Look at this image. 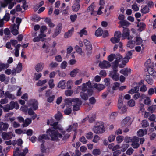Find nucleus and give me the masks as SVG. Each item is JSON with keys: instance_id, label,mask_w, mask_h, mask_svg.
<instances>
[{"instance_id": "obj_1", "label": "nucleus", "mask_w": 156, "mask_h": 156, "mask_svg": "<svg viewBox=\"0 0 156 156\" xmlns=\"http://www.w3.org/2000/svg\"><path fill=\"white\" fill-rule=\"evenodd\" d=\"M52 120H51L50 121L48 120L47 123L48 125H50L53 127L54 129H49L47 131V133L49 134L51 140H57L59 138H61L62 137L61 134L58 133V130L62 133L64 134L66 131H63V128L60 125H58V122H52ZM77 127V124L76 123H74L69 125L66 129V132H69L72 131H75Z\"/></svg>"}, {"instance_id": "obj_2", "label": "nucleus", "mask_w": 156, "mask_h": 156, "mask_svg": "<svg viewBox=\"0 0 156 156\" xmlns=\"http://www.w3.org/2000/svg\"><path fill=\"white\" fill-rule=\"evenodd\" d=\"M122 56L120 54H117L116 55L111 54L108 55L107 59L109 62H111L115 59V60L112 63V67H118L119 64L122 61Z\"/></svg>"}, {"instance_id": "obj_3", "label": "nucleus", "mask_w": 156, "mask_h": 156, "mask_svg": "<svg viewBox=\"0 0 156 156\" xmlns=\"http://www.w3.org/2000/svg\"><path fill=\"white\" fill-rule=\"evenodd\" d=\"M94 132L96 133L101 134L105 131L104 123L98 122L93 129Z\"/></svg>"}, {"instance_id": "obj_4", "label": "nucleus", "mask_w": 156, "mask_h": 156, "mask_svg": "<svg viewBox=\"0 0 156 156\" xmlns=\"http://www.w3.org/2000/svg\"><path fill=\"white\" fill-rule=\"evenodd\" d=\"M14 150L13 151V156H25L28 151V149L27 147L23 149L16 148L14 149Z\"/></svg>"}, {"instance_id": "obj_5", "label": "nucleus", "mask_w": 156, "mask_h": 156, "mask_svg": "<svg viewBox=\"0 0 156 156\" xmlns=\"http://www.w3.org/2000/svg\"><path fill=\"white\" fill-rule=\"evenodd\" d=\"M22 0H4L3 2H1V5L2 7L5 8L8 4H9L8 8L9 9H12L16 4V1L20 2Z\"/></svg>"}, {"instance_id": "obj_6", "label": "nucleus", "mask_w": 156, "mask_h": 156, "mask_svg": "<svg viewBox=\"0 0 156 156\" xmlns=\"http://www.w3.org/2000/svg\"><path fill=\"white\" fill-rule=\"evenodd\" d=\"M16 21L17 24H14L11 27L12 33L15 35H17L18 34V29L21 22V20L19 18H17Z\"/></svg>"}, {"instance_id": "obj_7", "label": "nucleus", "mask_w": 156, "mask_h": 156, "mask_svg": "<svg viewBox=\"0 0 156 156\" xmlns=\"http://www.w3.org/2000/svg\"><path fill=\"white\" fill-rule=\"evenodd\" d=\"M84 42L86 47L84 52L87 55H90L91 53L92 50V46L91 44L89 41L87 40H84Z\"/></svg>"}, {"instance_id": "obj_8", "label": "nucleus", "mask_w": 156, "mask_h": 156, "mask_svg": "<svg viewBox=\"0 0 156 156\" xmlns=\"http://www.w3.org/2000/svg\"><path fill=\"white\" fill-rule=\"evenodd\" d=\"M118 67H112L113 71H111L109 74V76L115 81H117L119 79V74L117 73Z\"/></svg>"}, {"instance_id": "obj_9", "label": "nucleus", "mask_w": 156, "mask_h": 156, "mask_svg": "<svg viewBox=\"0 0 156 156\" xmlns=\"http://www.w3.org/2000/svg\"><path fill=\"white\" fill-rule=\"evenodd\" d=\"M123 29L122 34V37L123 39L127 38L128 40L132 39L133 37L130 36V30L127 27H123Z\"/></svg>"}, {"instance_id": "obj_10", "label": "nucleus", "mask_w": 156, "mask_h": 156, "mask_svg": "<svg viewBox=\"0 0 156 156\" xmlns=\"http://www.w3.org/2000/svg\"><path fill=\"white\" fill-rule=\"evenodd\" d=\"M93 92V90L88 89L87 92H81L80 93V96L82 99L86 100L89 97L92 95Z\"/></svg>"}, {"instance_id": "obj_11", "label": "nucleus", "mask_w": 156, "mask_h": 156, "mask_svg": "<svg viewBox=\"0 0 156 156\" xmlns=\"http://www.w3.org/2000/svg\"><path fill=\"white\" fill-rule=\"evenodd\" d=\"M28 106L30 107L34 110H36L38 108V102L35 99H32L29 100L27 103Z\"/></svg>"}, {"instance_id": "obj_12", "label": "nucleus", "mask_w": 156, "mask_h": 156, "mask_svg": "<svg viewBox=\"0 0 156 156\" xmlns=\"http://www.w3.org/2000/svg\"><path fill=\"white\" fill-rule=\"evenodd\" d=\"M99 66L101 69H107L110 68L111 65L109 62L107 60H104L100 62Z\"/></svg>"}, {"instance_id": "obj_13", "label": "nucleus", "mask_w": 156, "mask_h": 156, "mask_svg": "<svg viewBox=\"0 0 156 156\" xmlns=\"http://www.w3.org/2000/svg\"><path fill=\"white\" fill-rule=\"evenodd\" d=\"M78 87H81V92H87L88 89L92 90L91 88V83L90 81L83 83L82 86H79Z\"/></svg>"}, {"instance_id": "obj_14", "label": "nucleus", "mask_w": 156, "mask_h": 156, "mask_svg": "<svg viewBox=\"0 0 156 156\" xmlns=\"http://www.w3.org/2000/svg\"><path fill=\"white\" fill-rule=\"evenodd\" d=\"M74 104H73V110L77 111L80 109V106L81 104V101L78 98H75L74 101Z\"/></svg>"}, {"instance_id": "obj_15", "label": "nucleus", "mask_w": 156, "mask_h": 156, "mask_svg": "<svg viewBox=\"0 0 156 156\" xmlns=\"http://www.w3.org/2000/svg\"><path fill=\"white\" fill-rule=\"evenodd\" d=\"M46 37L44 34H40L38 36L35 37L33 39V41L34 42H39L41 41H43L44 38Z\"/></svg>"}, {"instance_id": "obj_16", "label": "nucleus", "mask_w": 156, "mask_h": 156, "mask_svg": "<svg viewBox=\"0 0 156 156\" xmlns=\"http://www.w3.org/2000/svg\"><path fill=\"white\" fill-rule=\"evenodd\" d=\"M139 138L137 137L134 136L133 137L132 139V145L134 148H137L139 146Z\"/></svg>"}, {"instance_id": "obj_17", "label": "nucleus", "mask_w": 156, "mask_h": 156, "mask_svg": "<svg viewBox=\"0 0 156 156\" xmlns=\"http://www.w3.org/2000/svg\"><path fill=\"white\" fill-rule=\"evenodd\" d=\"M131 124V118L129 117H126L124 118L122 122V125L129 126Z\"/></svg>"}, {"instance_id": "obj_18", "label": "nucleus", "mask_w": 156, "mask_h": 156, "mask_svg": "<svg viewBox=\"0 0 156 156\" xmlns=\"http://www.w3.org/2000/svg\"><path fill=\"white\" fill-rule=\"evenodd\" d=\"M12 136L11 132L8 133L4 132L2 133V137L4 140H8L11 139Z\"/></svg>"}, {"instance_id": "obj_19", "label": "nucleus", "mask_w": 156, "mask_h": 156, "mask_svg": "<svg viewBox=\"0 0 156 156\" xmlns=\"http://www.w3.org/2000/svg\"><path fill=\"white\" fill-rule=\"evenodd\" d=\"M94 7L95 6L93 3L91 4L87 9V12L89 13L91 15H95L96 14V12L94 10Z\"/></svg>"}, {"instance_id": "obj_20", "label": "nucleus", "mask_w": 156, "mask_h": 156, "mask_svg": "<svg viewBox=\"0 0 156 156\" xmlns=\"http://www.w3.org/2000/svg\"><path fill=\"white\" fill-rule=\"evenodd\" d=\"M44 67V65L43 63H40L37 64L35 66V69L37 72L41 71Z\"/></svg>"}, {"instance_id": "obj_21", "label": "nucleus", "mask_w": 156, "mask_h": 156, "mask_svg": "<svg viewBox=\"0 0 156 156\" xmlns=\"http://www.w3.org/2000/svg\"><path fill=\"white\" fill-rule=\"evenodd\" d=\"M41 150L42 153L45 154H48L50 152L49 149L46 147L43 144L41 145Z\"/></svg>"}, {"instance_id": "obj_22", "label": "nucleus", "mask_w": 156, "mask_h": 156, "mask_svg": "<svg viewBox=\"0 0 156 156\" xmlns=\"http://www.w3.org/2000/svg\"><path fill=\"white\" fill-rule=\"evenodd\" d=\"M129 58L126 56L123 58H122V64H119V63L118 66H119L120 68H121L124 67V66L126 65V63L129 62Z\"/></svg>"}, {"instance_id": "obj_23", "label": "nucleus", "mask_w": 156, "mask_h": 156, "mask_svg": "<svg viewBox=\"0 0 156 156\" xmlns=\"http://www.w3.org/2000/svg\"><path fill=\"white\" fill-rule=\"evenodd\" d=\"M131 70L130 69L125 68L121 70L120 71V73L125 76H127L131 72Z\"/></svg>"}, {"instance_id": "obj_24", "label": "nucleus", "mask_w": 156, "mask_h": 156, "mask_svg": "<svg viewBox=\"0 0 156 156\" xmlns=\"http://www.w3.org/2000/svg\"><path fill=\"white\" fill-rule=\"evenodd\" d=\"M9 104L12 110L13 109L17 110L19 108V105L17 102L12 101Z\"/></svg>"}, {"instance_id": "obj_25", "label": "nucleus", "mask_w": 156, "mask_h": 156, "mask_svg": "<svg viewBox=\"0 0 156 156\" xmlns=\"http://www.w3.org/2000/svg\"><path fill=\"white\" fill-rule=\"evenodd\" d=\"M146 25L143 22L138 23L137 25V27H138V30L141 32L144 30L145 28Z\"/></svg>"}, {"instance_id": "obj_26", "label": "nucleus", "mask_w": 156, "mask_h": 156, "mask_svg": "<svg viewBox=\"0 0 156 156\" xmlns=\"http://www.w3.org/2000/svg\"><path fill=\"white\" fill-rule=\"evenodd\" d=\"M147 133V131L146 129L143 130L140 129L137 132V135L140 137L146 135Z\"/></svg>"}, {"instance_id": "obj_27", "label": "nucleus", "mask_w": 156, "mask_h": 156, "mask_svg": "<svg viewBox=\"0 0 156 156\" xmlns=\"http://www.w3.org/2000/svg\"><path fill=\"white\" fill-rule=\"evenodd\" d=\"M65 84V81L62 80L58 82L57 87L62 89H65L66 87Z\"/></svg>"}, {"instance_id": "obj_28", "label": "nucleus", "mask_w": 156, "mask_h": 156, "mask_svg": "<svg viewBox=\"0 0 156 156\" xmlns=\"http://www.w3.org/2000/svg\"><path fill=\"white\" fill-rule=\"evenodd\" d=\"M9 127V125L8 123H3L2 122L0 123V130H6Z\"/></svg>"}, {"instance_id": "obj_29", "label": "nucleus", "mask_w": 156, "mask_h": 156, "mask_svg": "<svg viewBox=\"0 0 156 156\" xmlns=\"http://www.w3.org/2000/svg\"><path fill=\"white\" fill-rule=\"evenodd\" d=\"M139 85H136L133 88L131 89L128 92V93L132 94L135 93H137L139 90Z\"/></svg>"}, {"instance_id": "obj_30", "label": "nucleus", "mask_w": 156, "mask_h": 156, "mask_svg": "<svg viewBox=\"0 0 156 156\" xmlns=\"http://www.w3.org/2000/svg\"><path fill=\"white\" fill-rule=\"evenodd\" d=\"M73 31L74 30L73 28L71 30L68 31L67 32L65 33L64 35V38L67 39L70 37L73 33Z\"/></svg>"}, {"instance_id": "obj_31", "label": "nucleus", "mask_w": 156, "mask_h": 156, "mask_svg": "<svg viewBox=\"0 0 156 156\" xmlns=\"http://www.w3.org/2000/svg\"><path fill=\"white\" fill-rule=\"evenodd\" d=\"M79 72L80 70L79 69L75 68L70 72V75L71 77H75Z\"/></svg>"}, {"instance_id": "obj_32", "label": "nucleus", "mask_w": 156, "mask_h": 156, "mask_svg": "<svg viewBox=\"0 0 156 156\" xmlns=\"http://www.w3.org/2000/svg\"><path fill=\"white\" fill-rule=\"evenodd\" d=\"M62 27L60 26H58L57 27L56 30L53 35V37H56L61 32Z\"/></svg>"}, {"instance_id": "obj_33", "label": "nucleus", "mask_w": 156, "mask_h": 156, "mask_svg": "<svg viewBox=\"0 0 156 156\" xmlns=\"http://www.w3.org/2000/svg\"><path fill=\"white\" fill-rule=\"evenodd\" d=\"M4 95L6 98L12 100L16 98V97L14 95L9 91L6 92L4 94Z\"/></svg>"}, {"instance_id": "obj_34", "label": "nucleus", "mask_w": 156, "mask_h": 156, "mask_svg": "<svg viewBox=\"0 0 156 156\" xmlns=\"http://www.w3.org/2000/svg\"><path fill=\"white\" fill-rule=\"evenodd\" d=\"M80 8L79 3L78 2H75L72 6V9L74 11H77Z\"/></svg>"}, {"instance_id": "obj_35", "label": "nucleus", "mask_w": 156, "mask_h": 156, "mask_svg": "<svg viewBox=\"0 0 156 156\" xmlns=\"http://www.w3.org/2000/svg\"><path fill=\"white\" fill-rule=\"evenodd\" d=\"M119 23L121 24V26H122V27L124 26L128 27L131 24L130 23L125 20L120 21Z\"/></svg>"}, {"instance_id": "obj_36", "label": "nucleus", "mask_w": 156, "mask_h": 156, "mask_svg": "<svg viewBox=\"0 0 156 156\" xmlns=\"http://www.w3.org/2000/svg\"><path fill=\"white\" fill-rule=\"evenodd\" d=\"M49 138V137L46 135L43 134L39 136L38 137V140L41 142H43L44 140Z\"/></svg>"}, {"instance_id": "obj_37", "label": "nucleus", "mask_w": 156, "mask_h": 156, "mask_svg": "<svg viewBox=\"0 0 156 156\" xmlns=\"http://www.w3.org/2000/svg\"><path fill=\"white\" fill-rule=\"evenodd\" d=\"M113 93L114 92L113 91H107L103 93L102 96L103 98H105L107 96H112Z\"/></svg>"}, {"instance_id": "obj_38", "label": "nucleus", "mask_w": 156, "mask_h": 156, "mask_svg": "<svg viewBox=\"0 0 156 156\" xmlns=\"http://www.w3.org/2000/svg\"><path fill=\"white\" fill-rule=\"evenodd\" d=\"M78 34L81 37H82L83 35H86L87 34V31L85 28L81 30Z\"/></svg>"}, {"instance_id": "obj_39", "label": "nucleus", "mask_w": 156, "mask_h": 156, "mask_svg": "<svg viewBox=\"0 0 156 156\" xmlns=\"http://www.w3.org/2000/svg\"><path fill=\"white\" fill-rule=\"evenodd\" d=\"M103 33V30L101 28H99L96 31L95 35L97 37H100L102 35Z\"/></svg>"}, {"instance_id": "obj_40", "label": "nucleus", "mask_w": 156, "mask_h": 156, "mask_svg": "<svg viewBox=\"0 0 156 156\" xmlns=\"http://www.w3.org/2000/svg\"><path fill=\"white\" fill-rule=\"evenodd\" d=\"M94 87L99 91H101L105 88V86L101 84H95L94 85Z\"/></svg>"}, {"instance_id": "obj_41", "label": "nucleus", "mask_w": 156, "mask_h": 156, "mask_svg": "<svg viewBox=\"0 0 156 156\" xmlns=\"http://www.w3.org/2000/svg\"><path fill=\"white\" fill-rule=\"evenodd\" d=\"M75 98L74 99H66L65 100V103L67 105H71L74 104V101Z\"/></svg>"}, {"instance_id": "obj_42", "label": "nucleus", "mask_w": 156, "mask_h": 156, "mask_svg": "<svg viewBox=\"0 0 156 156\" xmlns=\"http://www.w3.org/2000/svg\"><path fill=\"white\" fill-rule=\"evenodd\" d=\"M47 82V80L45 79L43 80H39L36 83L37 86H40L44 85Z\"/></svg>"}, {"instance_id": "obj_43", "label": "nucleus", "mask_w": 156, "mask_h": 156, "mask_svg": "<svg viewBox=\"0 0 156 156\" xmlns=\"http://www.w3.org/2000/svg\"><path fill=\"white\" fill-rule=\"evenodd\" d=\"M148 110L152 113L156 112V105H153L149 107Z\"/></svg>"}, {"instance_id": "obj_44", "label": "nucleus", "mask_w": 156, "mask_h": 156, "mask_svg": "<svg viewBox=\"0 0 156 156\" xmlns=\"http://www.w3.org/2000/svg\"><path fill=\"white\" fill-rule=\"evenodd\" d=\"M134 42L136 45H140L142 43V40L140 37H136Z\"/></svg>"}, {"instance_id": "obj_45", "label": "nucleus", "mask_w": 156, "mask_h": 156, "mask_svg": "<svg viewBox=\"0 0 156 156\" xmlns=\"http://www.w3.org/2000/svg\"><path fill=\"white\" fill-rule=\"evenodd\" d=\"M135 44V43H134L132 41H129L127 44V46L132 49L134 47Z\"/></svg>"}, {"instance_id": "obj_46", "label": "nucleus", "mask_w": 156, "mask_h": 156, "mask_svg": "<svg viewBox=\"0 0 156 156\" xmlns=\"http://www.w3.org/2000/svg\"><path fill=\"white\" fill-rule=\"evenodd\" d=\"M31 122V120L29 118H27L26 119L25 121L24 122L23 125V127H27L28 125L30 124Z\"/></svg>"}, {"instance_id": "obj_47", "label": "nucleus", "mask_w": 156, "mask_h": 156, "mask_svg": "<svg viewBox=\"0 0 156 156\" xmlns=\"http://www.w3.org/2000/svg\"><path fill=\"white\" fill-rule=\"evenodd\" d=\"M149 9L148 7L146 6L143 7H142L141 11L142 13L144 14H146L149 12Z\"/></svg>"}, {"instance_id": "obj_48", "label": "nucleus", "mask_w": 156, "mask_h": 156, "mask_svg": "<svg viewBox=\"0 0 156 156\" xmlns=\"http://www.w3.org/2000/svg\"><path fill=\"white\" fill-rule=\"evenodd\" d=\"M75 49L76 51L79 54L81 55L84 54L83 52L82 51V49L80 48L78 45H76V46Z\"/></svg>"}, {"instance_id": "obj_49", "label": "nucleus", "mask_w": 156, "mask_h": 156, "mask_svg": "<svg viewBox=\"0 0 156 156\" xmlns=\"http://www.w3.org/2000/svg\"><path fill=\"white\" fill-rule=\"evenodd\" d=\"M1 107L3 108V109L4 112H8L9 110H11L9 104H7L5 105L3 107L2 106Z\"/></svg>"}, {"instance_id": "obj_50", "label": "nucleus", "mask_w": 156, "mask_h": 156, "mask_svg": "<svg viewBox=\"0 0 156 156\" xmlns=\"http://www.w3.org/2000/svg\"><path fill=\"white\" fill-rule=\"evenodd\" d=\"M48 83L49 85V87L50 88L52 89L55 86L53 79H50L48 81Z\"/></svg>"}, {"instance_id": "obj_51", "label": "nucleus", "mask_w": 156, "mask_h": 156, "mask_svg": "<svg viewBox=\"0 0 156 156\" xmlns=\"http://www.w3.org/2000/svg\"><path fill=\"white\" fill-rule=\"evenodd\" d=\"M55 119L57 120H59L62 119V115L60 112L58 111L55 116Z\"/></svg>"}, {"instance_id": "obj_52", "label": "nucleus", "mask_w": 156, "mask_h": 156, "mask_svg": "<svg viewBox=\"0 0 156 156\" xmlns=\"http://www.w3.org/2000/svg\"><path fill=\"white\" fill-rule=\"evenodd\" d=\"M145 80L150 85H152L153 83V80L150 78V76L147 75L146 76Z\"/></svg>"}, {"instance_id": "obj_53", "label": "nucleus", "mask_w": 156, "mask_h": 156, "mask_svg": "<svg viewBox=\"0 0 156 156\" xmlns=\"http://www.w3.org/2000/svg\"><path fill=\"white\" fill-rule=\"evenodd\" d=\"M127 104L129 106L133 107L135 105V102L133 100L131 99L128 102Z\"/></svg>"}, {"instance_id": "obj_54", "label": "nucleus", "mask_w": 156, "mask_h": 156, "mask_svg": "<svg viewBox=\"0 0 156 156\" xmlns=\"http://www.w3.org/2000/svg\"><path fill=\"white\" fill-rule=\"evenodd\" d=\"M101 153V151L100 149H94L92 152V154L95 156L99 155Z\"/></svg>"}, {"instance_id": "obj_55", "label": "nucleus", "mask_w": 156, "mask_h": 156, "mask_svg": "<svg viewBox=\"0 0 156 156\" xmlns=\"http://www.w3.org/2000/svg\"><path fill=\"white\" fill-rule=\"evenodd\" d=\"M73 48L71 46L69 47L67 49L66 57L68 58L70 53L72 51Z\"/></svg>"}, {"instance_id": "obj_56", "label": "nucleus", "mask_w": 156, "mask_h": 156, "mask_svg": "<svg viewBox=\"0 0 156 156\" xmlns=\"http://www.w3.org/2000/svg\"><path fill=\"white\" fill-rule=\"evenodd\" d=\"M121 32L119 31H117L115 32L114 37L117 38L119 41L120 38L121 36Z\"/></svg>"}, {"instance_id": "obj_57", "label": "nucleus", "mask_w": 156, "mask_h": 156, "mask_svg": "<svg viewBox=\"0 0 156 156\" xmlns=\"http://www.w3.org/2000/svg\"><path fill=\"white\" fill-rule=\"evenodd\" d=\"M121 32L119 31H117L115 32L114 37L117 38L119 41L120 38L121 36Z\"/></svg>"}, {"instance_id": "obj_58", "label": "nucleus", "mask_w": 156, "mask_h": 156, "mask_svg": "<svg viewBox=\"0 0 156 156\" xmlns=\"http://www.w3.org/2000/svg\"><path fill=\"white\" fill-rule=\"evenodd\" d=\"M73 83L71 80H69L66 83V86L67 88L68 89H71L72 87L73 86Z\"/></svg>"}, {"instance_id": "obj_59", "label": "nucleus", "mask_w": 156, "mask_h": 156, "mask_svg": "<svg viewBox=\"0 0 156 156\" xmlns=\"http://www.w3.org/2000/svg\"><path fill=\"white\" fill-rule=\"evenodd\" d=\"M120 86V83L118 82H115L112 87V89L114 90H117Z\"/></svg>"}, {"instance_id": "obj_60", "label": "nucleus", "mask_w": 156, "mask_h": 156, "mask_svg": "<svg viewBox=\"0 0 156 156\" xmlns=\"http://www.w3.org/2000/svg\"><path fill=\"white\" fill-rule=\"evenodd\" d=\"M44 4V1H41L39 4L36 5L34 7V9L35 11H36L41 6Z\"/></svg>"}, {"instance_id": "obj_61", "label": "nucleus", "mask_w": 156, "mask_h": 156, "mask_svg": "<svg viewBox=\"0 0 156 156\" xmlns=\"http://www.w3.org/2000/svg\"><path fill=\"white\" fill-rule=\"evenodd\" d=\"M49 45L48 43L44 44L42 46V48L46 51H48L49 50Z\"/></svg>"}, {"instance_id": "obj_62", "label": "nucleus", "mask_w": 156, "mask_h": 156, "mask_svg": "<svg viewBox=\"0 0 156 156\" xmlns=\"http://www.w3.org/2000/svg\"><path fill=\"white\" fill-rule=\"evenodd\" d=\"M73 91L72 90H66L65 92V95L67 96H71L73 93Z\"/></svg>"}, {"instance_id": "obj_63", "label": "nucleus", "mask_w": 156, "mask_h": 156, "mask_svg": "<svg viewBox=\"0 0 156 156\" xmlns=\"http://www.w3.org/2000/svg\"><path fill=\"white\" fill-rule=\"evenodd\" d=\"M22 69V64L21 63H19L18 65L17 66L16 68V72L17 73H20Z\"/></svg>"}, {"instance_id": "obj_64", "label": "nucleus", "mask_w": 156, "mask_h": 156, "mask_svg": "<svg viewBox=\"0 0 156 156\" xmlns=\"http://www.w3.org/2000/svg\"><path fill=\"white\" fill-rule=\"evenodd\" d=\"M152 71L150 72V70H149V73L151 75L154 79H156V72L153 69H151Z\"/></svg>"}]
</instances>
